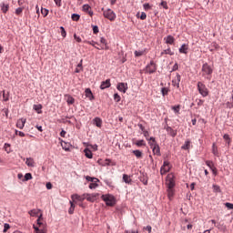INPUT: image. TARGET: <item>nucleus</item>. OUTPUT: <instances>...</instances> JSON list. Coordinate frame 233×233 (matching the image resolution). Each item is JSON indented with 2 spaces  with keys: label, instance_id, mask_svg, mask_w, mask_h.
Masks as SVG:
<instances>
[{
  "label": "nucleus",
  "instance_id": "nucleus-1",
  "mask_svg": "<svg viewBox=\"0 0 233 233\" xmlns=\"http://www.w3.org/2000/svg\"><path fill=\"white\" fill-rule=\"evenodd\" d=\"M37 226L34 225L33 228L35 233H46V224L43 222V215H40L36 220Z\"/></svg>",
  "mask_w": 233,
  "mask_h": 233
},
{
  "label": "nucleus",
  "instance_id": "nucleus-52",
  "mask_svg": "<svg viewBox=\"0 0 233 233\" xmlns=\"http://www.w3.org/2000/svg\"><path fill=\"white\" fill-rule=\"evenodd\" d=\"M145 54V51H135L136 57H141Z\"/></svg>",
  "mask_w": 233,
  "mask_h": 233
},
{
  "label": "nucleus",
  "instance_id": "nucleus-45",
  "mask_svg": "<svg viewBox=\"0 0 233 233\" xmlns=\"http://www.w3.org/2000/svg\"><path fill=\"white\" fill-rule=\"evenodd\" d=\"M81 16L77 14H73L72 16H71V19H73V21H79V18Z\"/></svg>",
  "mask_w": 233,
  "mask_h": 233
},
{
  "label": "nucleus",
  "instance_id": "nucleus-40",
  "mask_svg": "<svg viewBox=\"0 0 233 233\" xmlns=\"http://www.w3.org/2000/svg\"><path fill=\"white\" fill-rule=\"evenodd\" d=\"M213 192H217V193L221 192V187L218 185H213Z\"/></svg>",
  "mask_w": 233,
  "mask_h": 233
},
{
  "label": "nucleus",
  "instance_id": "nucleus-39",
  "mask_svg": "<svg viewBox=\"0 0 233 233\" xmlns=\"http://www.w3.org/2000/svg\"><path fill=\"white\" fill-rule=\"evenodd\" d=\"M206 165L207 167H208L210 168V170H212V168H214V162L210 161V160H207L206 161Z\"/></svg>",
  "mask_w": 233,
  "mask_h": 233
},
{
  "label": "nucleus",
  "instance_id": "nucleus-47",
  "mask_svg": "<svg viewBox=\"0 0 233 233\" xmlns=\"http://www.w3.org/2000/svg\"><path fill=\"white\" fill-rule=\"evenodd\" d=\"M144 6V10L148 11V10H152V5H150V4L147 3L143 5Z\"/></svg>",
  "mask_w": 233,
  "mask_h": 233
},
{
  "label": "nucleus",
  "instance_id": "nucleus-5",
  "mask_svg": "<svg viewBox=\"0 0 233 233\" xmlns=\"http://www.w3.org/2000/svg\"><path fill=\"white\" fill-rule=\"evenodd\" d=\"M202 76L205 77V76H212V73L214 72V70L212 69V67L205 63L203 66H202Z\"/></svg>",
  "mask_w": 233,
  "mask_h": 233
},
{
  "label": "nucleus",
  "instance_id": "nucleus-55",
  "mask_svg": "<svg viewBox=\"0 0 233 233\" xmlns=\"http://www.w3.org/2000/svg\"><path fill=\"white\" fill-rule=\"evenodd\" d=\"M90 10H91L90 5H83V11H84V12H88V11H90Z\"/></svg>",
  "mask_w": 233,
  "mask_h": 233
},
{
  "label": "nucleus",
  "instance_id": "nucleus-16",
  "mask_svg": "<svg viewBox=\"0 0 233 233\" xmlns=\"http://www.w3.org/2000/svg\"><path fill=\"white\" fill-rule=\"evenodd\" d=\"M164 39L166 40L167 45H174V43L176 42V38H174V36L170 35L165 37Z\"/></svg>",
  "mask_w": 233,
  "mask_h": 233
},
{
  "label": "nucleus",
  "instance_id": "nucleus-7",
  "mask_svg": "<svg viewBox=\"0 0 233 233\" xmlns=\"http://www.w3.org/2000/svg\"><path fill=\"white\" fill-rule=\"evenodd\" d=\"M86 199L90 203H94V201H96V199H99V193H92V194L86 193Z\"/></svg>",
  "mask_w": 233,
  "mask_h": 233
},
{
  "label": "nucleus",
  "instance_id": "nucleus-35",
  "mask_svg": "<svg viewBox=\"0 0 233 233\" xmlns=\"http://www.w3.org/2000/svg\"><path fill=\"white\" fill-rule=\"evenodd\" d=\"M70 208H69V210H68V213L69 214H74V210L76 208V205H74V202L70 201Z\"/></svg>",
  "mask_w": 233,
  "mask_h": 233
},
{
  "label": "nucleus",
  "instance_id": "nucleus-48",
  "mask_svg": "<svg viewBox=\"0 0 233 233\" xmlns=\"http://www.w3.org/2000/svg\"><path fill=\"white\" fill-rule=\"evenodd\" d=\"M4 148L5 150V152H7V154H10L11 150H10V144L5 143L4 146Z\"/></svg>",
  "mask_w": 233,
  "mask_h": 233
},
{
  "label": "nucleus",
  "instance_id": "nucleus-29",
  "mask_svg": "<svg viewBox=\"0 0 233 233\" xmlns=\"http://www.w3.org/2000/svg\"><path fill=\"white\" fill-rule=\"evenodd\" d=\"M39 212L40 210L39 209H32L28 212V214L30 216H32L33 218H35V216H39Z\"/></svg>",
  "mask_w": 233,
  "mask_h": 233
},
{
  "label": "nucleus",
  "instance_id": "nucleus-15",
  "mask_svg": "<svg viewBox=\"0 0 233 233\" xmlns=\"http://www.w3.org/2000/svg\"><path fill=\"white\" fill-rule=\"evenodd\" d=\"M166 185L167 186V188H174V187H176V182L174 181V178H167Z\"/></svg>",
  "mask_w": 233,
  "mask_h": 233
},
{
  "label": "nucleus",
  "instance_id": "nucleus-57",
  "mask_svg": "<svg viewBox=\"0 0 233 233\" xmlns=\"http://www.w3.org/2000/svg\"><path fill=\"white\" fill-rule=\"evenodd\" d=\"M140 19H141L142 21H145V19H147V13L142 12V13H141V15H140Z\"/></svg>",
  "mask_w": 233,
  "mask_h": 233
},
{
  "label": "nucleus",
  "instance_id": "nucleus-42",
  "mask_svg": "<svg viewBox=\"0 0 233 233\" xmlns=\"http://www.w3.org/2000/svg\"><path fill=\"white\" fill-rule=\"evenodd\" d=\"M97 187H99V185H97L96 181L89 184V188L91 189L97 188Z\"/></svg>",
  "mask_w": 233,
  "mask_h": 233
},
{
  "label": "nucleus",
  "instance_id": "nucleus-6",
  "mask_svg": "<svg viewBox=\"0 0 233 233\" xmlns=\"http://www.w3.org/2000/svg\"><path fill=\"white\" fill-rule=\"evenodd\" d=\"M170 162H168L167 160H165L163 163V166L160 168V174L161 176H165V174H167V172H170Z\"/></svg>",
  "mask_w": 233,
  "mask_h": 233
},
{
  "label": "nucleus",
  "instance_id": "nucleus-30",
  "mask_svg": "<svg viewBox=\"0 0 233 233\" xmlns=\"http://www.w3.org/2000/svg\"><path fill=\"white\" fill-rule=\"evenodd\" d=\"M83 70V60L80 61V63L77 65L75 72L76 74H79V72H82Z\"/></svg>",
  "mask_w": 233,
  "mask_h": 233
},
{
  "label": "nucleus",
  "instance_id": "nucleus-12",
  "mask_svg": "<svg viewBox=\"0 0 233 233\" xmlns=\"http://www.w3.org/2000/svg\"><path fill=\"white\" fill-rule=\"evenodd\" d=\"M165 130L167 132L169 136H171V137H176V136H177V131L174 130L171 127H166Z\"/></svg>",
  "mask_w": 233,
  "mask_h": 233
},
{
  "label": "nucleus",
  "instance_id": "nucleus-25",
  "mask_svg": "<svg viewBox=\"0 0 233 233\" xmlns=\"http://www.w3.org/2000/svg\"><path fill=\"white\" fill-rule=\"evenodd\" d=\"M212 154L217 156V157H219V151L218 150V146H216V143L212 145Z\"/></svg>",
  "mask_w": 233,
  "mask_h": 233
},
{
  "label": "nucleus",
  "instance_id": "nucleus-2",
  "mask_svg": "<svg viewBox=\"0 0 233 233\" xmlns=\"http://www.w3.org/2000/svg\"><path fill=\"white\" fill-rule=\"evenodd\" d=\"M101 199L105 201L106 207H114L116 205V198L110 194L102 195Z\"/></svg>",
  "mask_w": 233,
  "mask_h": 233
},
{
  "label": "nucleus",
  "instance_id": "nucleus-50",
  "mask_svg": "<svg viewBox=\"0 0 233 233\" xmlns=\"http://www.w3.org/2000/svg\"><path fill=\"white\" fill-rule=\"evenodd\" d=\"M32 179V174L31 173H26L25 175V181H30Z\"/></svg>",
  "mask_w": 233,
  "mask_h": 233
},
{
  "label": "nucleus",
  "instance_id": "nucleus-18",
  "mask_svg": "<svg viewBox=\"0 0 233 233\" xmlns=\"http://www.w3.org/2000/svg\"><path fill=\"white\" fill-rule=\"evenodd\" d=\"M178 50L180 54H188V45L183 44Z\"/></svg>",
  "mask_w": 233,
  "mask_h": 233
},
{
  "label": "nucleus",
  "instance_id": "nucleus-22",
  "mask_svg": "<svg viewBox=\"0 0 233 233\" xmlns=\"http://www.w3.org/2000/svg\"><path fill=\"white\" fill-rule=\"evenodd\" d=\"M25 165H27V167H35V161H34V158L32 157L26 158Z\"/></svg>",
  "mask_w": 233,
  "mask_h": 233
},
{
  "label": "nucleus",
  "instance_id": "nucleus-26",
  "mask_svg": "<svg viewBox=\"0 0 233 233\" xmlns=\"http://www.w3.org/2000/svg\"><path fill=\"white\" fill-rule=\"evenodd\" d=\"M147 141L151 148H154L155 146H157V144L156 143V138L154 137H149Z\"/></svg>",
  "mask_w": 233,
  "mask_h": 233
},
{
  "label": "nucleus",
  "instance_id": "nucleus-58",
  "mask_svg": "<svg viewBox=\"0 0 233 233\" xmlns=\"http://www.w3.org/2000/svg\"><path fill=\"white\" fill-rule=\"evenodd\" d=\"M86 97H90V96H92V91L90 90V88L86 89Z\"/></svg>",
  "mask_w": 233,
  "mask_h": 233
},
{
  "label": "nucleus",
  "instance_id": "nucleus-11",
  "mask_svg": "<svg viewBox=\"0 0 233 233\" xmlns=\"http://www.w3.org/2000/svg\"><path fill=\"white\" fill-rule=\"evenodd\" d=\"M179 83H181V75L177 74L176 77L172 80L173 86H177V88H179Z\"/></svg>",
  "mask_w": 233,
  "mask_h": 233
},
{
  "label": "nucleus",
  "instance_id": "nucleus-10",
  "mask_svg": "<svg viewBox=\"0 0 233 233\" xmlns=\"http://www.w3.org/2000/svg\"><path fill=\"white\" fill-rule=\"evenodd\" d=\"M156 70H157L156 67V64L154 63V61H151L150 64L147 66V72H148V74H154Z\"/></svg>",
  "mask_w": 233,
  "mask_h": 233
},
{
  "label": "nucleus",
  "instance_id": "nucleus-51",
  "mask_svg": "<svg viewBox=\"0 0 233 233\" xmlns=\"http://www.w3.org/2000/svg\"><path fill=\"white\" fill-rule=\"evenodd\" d=\"M160 6H163V8H165V10H168V5L167 4V1H162L160 3Z\"/></svg>",
  "mask_w": 233,
  "mask_h": 233
},
{
  "label": "nucleus",
  "instance_id": "nucleus-34",
  "mask_svg": "<svg viewBox=\"0 0 233 233\" xmlns=\"http://www.w3.org/2000/svg\"><path fill=\"white\" fill-rule=\"evenodd\" d=\"M84 152H85L86 157L88 159H92V157H93L92 151H90L89 149H85Z\"/></svg>",
  "mask_w": 233,
  "mask_h": 233
},
{
  "label": "nucleus",
  "instance_id": "nucleus-44",
  "mask_svg": "<svg viewBox=\"0 0 233 233\" xmlns=\"http://www.w3.org/2000/svg\"><path fill=\"white\" fill-rule=\"evenodd\" d=\"M41 14L44 17H46V15H48V9L46 8H42L41 9Z\"/></svg>",
  "mask_w": 233,
  "mask_h": 233
},
{
  "label": "nucleus",
  "instance_id": "nucleus-9",
  "mask_svg": "<svg viewBox=\"0 0 233 233\" xmlns=\"http://www.w3.org/2000/svg\"><path fill=\"white\" fill-rule=\"evenodd\" d=\"M116 88L119 92L126 94L127 90H128V85L127 83H118Z\"/></svg>",
  "mask_w": 233,
  "mask_h": 233
},
{
  "label": "nucleus",
  "instance_id": "nucleus-62",
  "mask_svg": "<svg viewBox=\"0 0 233 233\" xmlns=\"http://www.w3.org/2000/svg\"><path fill=\"white\" fill-rule=\"evenodd\" d=\"M178 68H179V66L177 65V63H176V64L173 66L172 72H176V70H178Z\"/></svg>",
  "mask_w": 233,
  "mask_h": 233
},
{
  "label": "nucleus",
  "instance_id": "nucleus-53",
  "mask_svg": "<svg viewBox=\"0 0 233 233\" xmlns=\"http://www.w3.org/2000/svg\"><path fill=\"white\" fill-rule=\"evenodd\" d=\"M60 30L62 37H66V31L65 30V27L61 26Z\"/></svg>",
  "mask_w": 233,
  "mask_h": 233
},
{
  "label": "nucleus",
  "instance_id": "nucleus-37",
  "mask_svg": "<svg viewBox=\"0 0 233 233\" xmlns=\"http://www.w3.org/2000/svg\"><path fill=\"white\" fill-rule=\"evenodd\" d=\"M168 92H169V90H168V87H162L161 88V94H162V96H168Z\"/></svg>",
  "mask_w": 233,
  "mask_h": 233
},
{
  "label": "nucleus",
  "instance_id": "nucleus-36",
  "mask_svg": "<svg viewBox=\"0 0 233 233\" xmlns=\"http://www.w3.org/2000/svg\"><path fill=\"white\" fill-rule=\"evenodd\" d=\"M167 196L169 199H172L174 198V189L173 188H167Z\"/></svg>",
  "mask_w": 233,
  "mask_h": 233
},
{
  "label": "nucleus",
  "instance_id": "nucleus-23",
  "mask_svg": "<svg viewBox=\"0 0 233 233\" xmlns=\"http://www.w3.org/2000/svg\"><path fill=\"white\" fill-rule=\"evenodd\" d=\"M123 181L124 183H126L127 185H130L132 183V178H130V176L124 174L123 175Z\"/></svg>",
  "mask_w": 233,
  "mask_h": 233
},
{
  "label": "nucleus",
  "instance_id": "nucleus-60",
  "mask_svg": "<svg viewBox=\"0 0 233 233\" xmlns=\"http://www.w3.org/2000/svg\"><path fill=\"white\" fill-rule=\"evenodd\" d=\"M74 39L76 40V43H81V41H82V40H81V37L77 36L76 34L74 35Z\"/></svg>",
  "mask_w": 233,
  "mask_h": 233
},
{
  "label": "nucleus",
  "instance_id": "nucleus-59",
  "mask_svg": "<svg viewBox=\"0 0 233 233\" xmlns=\"http://www.w3.org/2000/svg\"><path fill=\"white\" fill-rule=\"evenodd\" d=\"M143 134H144V137H146V139H147V140L150 139V138H148V137H150V134L148 133V131L146 130L143 132Z\"/></svg>",
  "mask_w": 233,
  "mask_h": 233
},
{
  "label": "nucleus",
  "instance_id": "nucleus-54",
  "mask_svg": "<svg viewBox=\"0 0 233 233\" xmlns=\"http://www.w3.org/2000/svg\"><path fill=\"white\" fill-rule=\"evenodd\" d=\"M225 207H227V208H228L229 210H233V204L227 202L225 203Z\"/></svg>",
  "mask_w": 233,
  "mask_h": 233
},
{
  "label": "nucleus",
  "instance_id": "nucleus-61",
  "mask_svg": "<svg viewBox=\"0 0 233 233\" xmlns=\"http://www.w3.org/2000/svg\"><path fill=\"white\" fill-rule=\"evenodd\" d=\"M226 106L227 108H233V102H227Z\"/></svg>",
  "mask_w": 233,
  "mask_h": 233
},
{
  "label": "nucleus",
  "instance_id": "nucleus-20",
  "mask_svg": "<svg viewBox=\"0 0 233 233\" xmlns=\"http://www.w3.org/2000/svg\"><path fill=\"white\" fill-rule=\"evenodd\" d=\"M151 148H152L153 154L155 156H161V149L159 148V145L154 146Z\"/></svg>",
  "mask_w": 233,
  "mask_h": 233
},
{
  "label": "nucleus",
  "instance_id": "nucleus-28",
  "mask_svg": "<svg viewBox=\"0 0 233 233\" xmlns=\"http://www.w3.org/2000/svg\"><path fill=\"white\" fill-rule=\"evenodd\" d=\"M190 140H186L185 144L181 147L182 150H189L190 149Z\"/></svg>",
  "mask_w": 233,
  "mask_h": 233
},
{
  "label": "nucleus",
  "instance_id": "nucleus-27",
  "mask_svg": "<svg viewBox=\"0 0 233 233\" xmlns=\"http://www.w3.org/2000/svg\"><path fill=\"white\" fill-rule=\"evenodd\" d=\"M165 55L174 56V52L172 51V49H170V47H168L167 49L160 53V56H165Z\"/></svg>",
  "mask_w": 233,
  "mask_h": 233
},
{
  "label": "nucleus",
  "instance_id": "nucleus-3",
  "mask_svg": "<svg viewBox=\"0 0 233 233\" xmlns=\"http://www.w3.org/2000/svg\"><path fill=\"white\" fill-rule=\"evenodd\" d=\"M198 90L199 94H201L202 97H207V96H208V88H207V86H205L203 82L198 83Z\"/></svg>",
  "mask_w": 233,
  "mask_h": 233
},
{
  "label": "nucleus",
  "instance_id": "nucleus-43",
  "mask_svg": "<svg viewBox=\"0 0 233 233\" xmlns=\"http://www.w3.org/2000/svg\"><path fill=\"white\" fill-rule=\"evenodd\" d=\"M85 43H86L87 45H91V46H95V48H97V50H100L99 47L96 46V45H97V43H96V42H94V41H92V42H90V41H85Z\"/></svg>",
  "mask_w": 233,
  "mask_h": 233
},
{
  "label": "nucleus",
  "instance_id": "nucleus-14",
  "mask_svg": "<svg viewBox=\"0 0 233 233\" xmlns=\"http://www.w3.org/2000/svg\"><path fill=\"white\" fill-rule=\"evenodd\" d=\"M112 86V84L110 83V79H106V81H103L100 85L101 90H105V88H110Z\"/></svg>",
  "mask_w": 233,
  "mask_h": 233
},
{
  "label": "nucleus",
  "instance_id": "nucleus-32",
  "mask_svg": "<svg viewBox=\"0 0 233 233\" xmlns=\"http://www.w3.org/2000/svg\"><path fill=\"white\" fill-rule=\"evenodd\" d=\"M100 43H101V46H100L101 50L106 48V39H105L104 37H101Z\"/></svg>",
  "mask_w": 233,
  "mask_h": 233
},
{
  "label": "nucleus",
  "instance_id": "nucleus-24",
  "mask_svg": "<svg viewBox=\"0 0 233 233\" xmlns=\"http://www.w3.org/2000/svg\"><path fill=\"white\" fill-rule=\"evenodd\" d=\"M33 108L37 112V114H43V111H41L43 109V106L41 104L34 105Z\"/></svg>",
  "mask_w": 233,
  "mask_h": 233
},
{
  "label": "nucleus",
  "instance_id": "nucleus-4",
  "mask_svg": "<svg viewBox=\"0 0 233 233\" xmlns=\"http://www.w3.org/2000/svg\"><path fill=\"white\" fill-rule=\"evenodd\" d=\"M104 17L109 21H116V13L112 9H106L103 12Z\"/></svg>",
  "mask_w": 233,
  "mask_h": 233
},
{
  "label": "nucleus",
  "instance_id": "nucleus-31",
  "mask_svg": "<svg viewBox=\"0 0 233 233\" xmlns=\"http://www.w3.org/2000/svg\"><path fill=\"white\" fill-rule=\"evenodd\" d=\"M133 154L136 156V157H137V159H141V157H143V153L137 149L133 150Z\"/></svg>",
  "mask_w": 233,
  "mask_h": 233
},
{
  "label": "nucleus",
  "instance_id": "nucleus-8",
  "mask_svg": "<svg viewBox=\"0 0 233 233\" xmlns=\"http://www.w3.org/2000/svg\"><path fill=\"white\" fill-rule=\"evenodd\" d=\"M86 193L83 194L82 196L81 195H78V194H74L71 196V199H73V201H85V199H86Z\"/></svg>",
  "mask_w": 233,
  "mask_h": 233
},
{
  "label": "nucleus",
  "instance_id": "nucleus-63",
  "mask_svg": "<svg viewBox=\"0 0 233 233\" xmlns=\"http://www.w3.org/2000/svg\"><path fill=\"white\" fill-rule=\"evenodd\" d=\"M46 187L47 190H52V183L47 182V183L46 184Z\"/></svg>",
  "mask_w": 233,
  "mask_h": 233
},
{
  "label": "nucleus",
  "instance_id": "nucleus-33",
  "mask_svg": "<svg viewBox=\"0 0 233 233\" xmlns=\"http://www.w3.org/2000/svg\"><path fill=\"white\" fill-rule=\"evenodd\" d=\"M86 181H90L91 183H99V180L96 177H89V176H86Z\"/></svg>",
  "mask_w": 233,
  "mask_h": 233
},
{
  "label": "nucleus",
  "instance_id": "nucleus-17",
  "mask_svg": "<svg viewBox=\"0 0 233 233\" xmlns=\"http://www.w3.org/2000/svg\"><path fill=\"white\" fill-rule=\"evenodd\" d=\"M93 123L94 125H96V127H97L98 128H101V127H103V120H101V118L99 117H95L93 119Z\"/></svg>",
  "mask_w": 233,
  "mask_h": 233
},
{
  "label": "nucleus",
  "instance_id": "nucleus-38",
  "mask_svg": "<svg viewBox=\"0 0 233 233\" xmlns=\"http://www.w3.org/2000/svg\"><path fill=\"white\" fill-rule=\"evenodd\" d=\"M135 145H137V147H145L147 143H145V140H138L135 143Z\"/></svg>",
  "mask_w": 233,
  "mask_h": 233
},
{
  "label": "nucleus",
  "instance_id": "nucleus-46",
  "mask_svg": "<svg viewBox=\"0 0 233 233\" xmlns=\"http://www.w3.org/2000/svg\"><path fill=\"white\" fill-rule=\"evenodd\" d=\"M114 100L116 102V103H119V101H121V96H119V94L116 93L114 95Z\"/></svg>",
  "mask_w": 233,
  "mask_h": 233
},
{
  "label": "nucleus",
  "instance_id": "nucleus-56",
  "mask_svg": "<svg viewBox=\"0 0 233 233\" xmlns=\"http://www.w3.org/2000/svg\"><path fill=\"white\" fill-rule=\"evenodd\" d=\"M9 228H10V224H5L4 225V232H8V230H9Z\"/></svg>",
  "mask_w": 233,
  "mask_h": 233
},
{
  "label": "nucleus",
  "instance_id": "nucleus-49",
  "mask_svg": "<svg viewBox=\"0 0 233 233\" xmlns=\"http://www.w3.org/2000/svg\"><path fill=\"white\" fill-rule=\"evenodd\" d=\"M15 14L16 15H21V14H23V7L16 8Z\"/></svg>",
  "mask_w": 233,
  "mask_h": 233
},
{
  "label": "nucleus",
  "instance_id": "nucleus-21",
  "mask_svg": "<svg viewBox=\"0 0 233 233\" xmlns=\"http://www.w3.org/2000/svg\"><path fill=\"white\" fill-rule=\"evenodd\" d=\"M0 7H1L3 14H6V12H8V10L10 9V5L8 4H5V3H2L0 5Z\"/></svg>",
  "mask_w": 233,
  "mask_h": 233
},
{
  "label": "nucleus",
  "instance_id": "nucleus-64",
  "mask_svg": "<svg viewBox=\"0 0 233 233\" xmlns=\"http://www.w3.org/2000/svg\"><path fill=\"white\" fill-rule=\"evenodd\" d=\"M3 99L4 101H8V96L5 94V91H3Z\"/></svg>",
  "mask_w": 233,
  "mask_h": 233
},
{
  "label": "nucleus",
  "instance_id": "nucleus-41",
  "mask_svg": "<svg viewBox=\"0 0 233 233\" xmlns=\"http://www.w3.org/2000/svg\"><path fill=\"white\" fill-rule=\"evenodd\" d=\"M180 106H172V110L175 112V114H179Z\"/></svg>",
  "mask_w": 233,
  "mask_h": 233
},
{
  "label": "nucleus",
  "instance_id": "nucleus-19",
  "mask_svg": "<svg viewBox=\"0 0 233 233\" xmlns=\"http://www.w3.org/2000/svg\"><path fill=\"white\" fill-rule=\"evenodd\" d=\"M65 98H66L67 105H74V103H76V99L74 97H72V96H70V95H66Z\"/></svg>",
  "mask_w": 233,
  "mask_h": 233
},
{
  "label": "nucleus",
  "instance_id": "nucleus-13",
  "mask_svg": "<svg viewBox=\"0 0 233 233\" xmlns=\"http://www.w3.org/2000/svg\"><path fill=\"white\" fill-rule=\"evenodd\" d=\"M25 123H26L25 118H20L16 122V127L20 128V130H23V128H25Z\"/></svg>",
  "mask_w": 233,
  "mask_h": 233
}]
</instances>
